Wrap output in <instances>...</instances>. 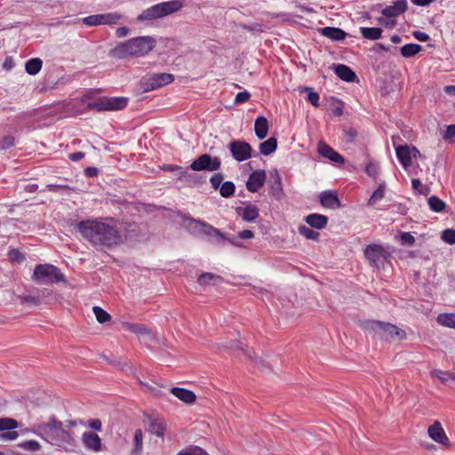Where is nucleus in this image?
Returning a JSON list of instances; mask_svg holds the SVG:
<instances>
[{"label": "nucleus", "instance_id": "f257e3e1", "mask_svg": "<svg viewBox=\"0 0 455 455\" xmlns=\"http://www.w3.org/2000/svg\"><path fill=\"white\" fill-rule=\"evenodd\" d=\"M77 228L82 236L96 248H111L122 243L116 227L96 220H82Z\"/></svg>", "mask_w": 455, "mask_h": 455}, {"label": "nucleus", "instance_id": "f03ea898", "mask_svg": "<svg viewBox=\"0 0 455 455\" xmlns=\"http://www.w3.org/2000/svg\"><path fill=\"white\" fill-rule=\"evenodd\" d=\"M28 432H29L28 429L24 431V433ZM30 432L51 444L65 449L72 446L74 443L72 435L64 429L63 423L57 420L54 417L51 418L47 422L34 425Z\"/></svg>", "mask_w": 455, "mask_h": 455}, {"label": "nucleus", "instance_id": "7ed1b4c3", "mask_svg": "<svg viewBox=\"0 0 455 455\" xmlns=\"http://www.w3.org/2000/svg\"><path fill=\"white\" fill-rule=\"evenodd\" d=\"M155 47V41L150 36H140L119 44L111 51V55L117 59L130 56H140L148 53Z\"/></svg>", "mask_w": 455, "mask_h": 455}, {"label": "nucleus", "instance_id": "20e7f679", "mask_svg": "<svg viewBox=\"0 0 455 455\" xmlns=\"http://www.w3.org/2000/svg\"><path fill=\"white\" fill-rule=\"evenodd\" d=\"M183 6L184 0H171L162 2L144 10L137 17V20L144 22L162 19L180 11Z\"/></svg>", "mask_w": 455, "mask_h": 455}, {"label": "nucleus", "instance_id": "39448f33", "mask_svg": "<svg viewBox=\"0 0 455 455\" xmlns=\"http://www.w3.org/2000/svg\"><path fill=\"white\" fill-rule=\"evenodd\" d=\"M363 329L374 331L376 334L382 338H397L398 339H403L406 338V333L403 330L397 326L374 320L364 321L361 323Z\"/></svg>", "mask_w": 455, "mask_h": 455}, {"label": "nucleus", "instance_id": "423d86ee", "mask_svg": "<svg viewBox=\"0 0 455 455\" xmlns=\"http://www.w3.org/2000/svg\"><path fill=\"white\" fill-rule=\"evenodd\" d=\"M32 278L41 284H52L63 281L64 275L57 267L42 264L36 267Z\"/></svg>", "mask_w": 455, "mask_h": 455}, {"label": "nucleus", "instance_id": "0eeeda50", "mask_svg": "<svg viewBox=\"0 0 455 455\" xmlns=\"http://www.w3.org/2000/svg\"><path fill=\"white\" fill-rule=\"evenodd\" d=\"M173 76L167 73L151 74L145 76L140 80V87L143 92H149L169 84L173 81Z\"/></svg>", "mask_w": 455, "mask_h": 455}, {"label": "nucleus", "instance_id": "6e6552de", "mask_svg": "<svg viewBox=\"0 0 455 455\" xmlns=\"http://www.w3.org/2000/svg\"><path fill=\"white\" fill-rule=\"evenodd\" d=\"M397 139H399L398 136H392L396 156L403 167L407 169L411 165L412 158L417 159V157H421V154L415 147L410 148L408 145H396Z\"/></svg>", "mask_w": 455, "mask_h": 455}, {"label": "nucleus", "instance_id": "1a4fd4ad", "mask_svg": "<svg viewBox=\"0 0 455 455\" xmlns=\"http://www.w3.org/2000/svg\"><path fill=\"white\" fill-rule=\"evenodd\" d=\"M364 255L370 265L379 268L389 256V253L379 244H370L364 250Z\"/></svg>", "mask_w": 455, "mask_h": 455}, {"label": "nucleus", "instance_id": "9d476101", "mask_svg": "<svg viewBox=\"0 0 455 455\" xmlns=\"http://www.w3.org/2000/svg\"><path fill=\"white\" fill-rule=\"evenodd\" d=\"M221 161L219 157L212 156L208 154H203L196 160L192 162L190 164V168L193 171L200 172V171H208V172H215L220 168Z\"/></svg>", "mask_w": 455, "mask_h": 455}, {"label": "nucleus", "instance_id": "9b49d317", "mask_svg": "<svg viewBox=\"0 0 455 455\" xmlns=\"http://www.w3.org/2000/svg\"><path fill=\"white\" fill-rule=\"evenodd\" d=\"M122 18V14L118 12H108L102 14H94L84 18L83 23L86 26H98V25H112L116 24Z\"/></svg>", "mask_w": 455, "mask_h": 455}, {"label": "nucleus", "instance_id": "f8f14e48", "mask_svg": "<svg viewBox=\"0 0 455 455\" xmlns=\"http://www.w3.org/2000/svg\"><path fill=\"white\" fill-rule=\"evenodd\" d=\"M228 148L233 158L237 162H243L251 157L252 148L245 141L234 140L228 144Z\"/></svg>", "mask_w": 455, "mask_h": 455}, {"label": "nucleus", "instance_id": "ddd939ff", "mask_svg": "<svg viewBox=\"0 0 455 455\" xmlns=\"http://www.w3.org/2000/svg\"><path fill=\"white\" fill-rule=\"evenodd\" d=\"M269 194L275 200H281L283 196L282 179L276 170L270 172Z\"/></svg>", "mask_w": 455, "mask_h": 455}, {"label": "nucleus", "instance_id": "4468645a", "mask_svg": "<svg viewBox=\"0 0 455 455\" xmlns=\"http://www.w3.org/2000/svg\"><path fill=\"white\" fill-rule=\"evenodd\" d=\"M427 434L429 437L437 443L444 446H448L450 444L449 438L447 437L441 423L437 420L429 426Z\"/></svg>", "mask_w": 455, "mask_h": 455}, {"label": "nucleus", "instance_id": "2eb2a0df", "mask_svg": "<svg viewBox=\"0 0 455 455\" xmlns=\"http://www.w3.org/2000/svg\"><path fill=\"white\" fill-rule=\"evenodd\" d=\"M266 180V172L263 170L254 171L250 174L246 182V188L252 193L258 192Z\"/></svg>", "mask_w": 455, "mask_h": 455}, {"label": "nucleus", "instance_id": "dca6fc26", "mask_svg": "<svg viewBox=\"0 0 455 455\" xmlns=\"http://www.w3.org/2000/svg\"><path fill=\"white\" fill-rule=\"evenodd\" d=\"M317 149L318 153L322 156L330 159L333 163L342 164L345 162L344 157L340 154H339L337 151H335L332 148H331L324 142H319Z\"/></svg>", "mask_w": 455, "mask_h": 455}, {"label": "nucleus", "instance_id": "f3484780", "mask_svg": "<svg viewBox=\"0 0 455 455\" xmlns=\"http://www.w3.org/2000/svg\"><path fill=\"white\" fill-rule=\"evenodd\" d=\"M321 204L329 209H338L340 202L335 191H323L319 196Z\"/></svg>", "mask_w": 455, "mask_h": 455}, {"label": "nucleus", "instance_id": "a211bd4d", "mask_svg": "<svg viewBox=\"0 0 455 455\" xmlns=\"http://www.w3.org/2000/svg\"><path fill=\"white\" fill-rule=\"evenodd\" d=\"M406 9V0H398L395 2L393 4L385 7L381 11V13L386 17L395 19L398 15L405 12Z\"/></svg>", "mask_w": 455, "mask_h": 455}, {"label": "nucleus", "instance_id": "6ab92c4d", "mask_svg": "<svg viewBox=\"0 0 455 455\" xmlns=\"http://www.w3.org/2000/svg\"><path fill=\"white\" fill-rule=\"evenodd\" d=\"M236 212L247 222L254 221L259 214L258 206L252 204H247L244 207H237Z\"/></svg>", "mask_w": 455, "mask_h": 455}, {"label": "nucleus", "instance_id": "aec40b11", "mask_svg": "<svg viewBox=\"0 0 455 455\" xmlns=\"http://www.w3.org/2000/svg\"><path fill=\"white\" fill-rule=\"evenodd\" d=\"M82 442L86 449L93 451H100L101 450V440L95 433L85 432L83 434Z\"/></svg>", "mask_w": 455, "mask_h": 455}, {"label": "nucleus", "instance_id": "412c9836", "mask_svg": "<svg viewBox=\"0 0 455 455\" xmlns=\"http://www.w3.org/2000/svg\"><path fill=\"white\" fill-rule=\"evenodd\" d=\"M107 111L124 109L128 104L126 97H105Z\"/></svg>", "mask_w": 455, "mask_h": 455}, {"label": "nucleus", "instance_id": "4be33fe9", "mask_svg": "<svg viewBox=\"0 0 455 455\" xmlns=\"http://www.w3.org/2000/svg\"><path fill=\"white\" fill-rule=\"evenodd\" d=\"M171 393L187 404H192L196 398L194 392L181 387H172Z\"/></svg>", "mask_w": 455, "mask_h": 455}, {"label": "nucleus", "instance_id": "5701e85b", "mask_svg": "<svg viewBox=\"0 0 455 455\" xmlns=\"http://www.w3.org/2000/svg\"><path fill=\"white\" fill-rule=\"evenodd\" d=\"M335 74L339 78L346 82H355L357 80L355 73L344 64H338L335 67Z\"/></svg>", "mask_w": 455, "mask_h": 455}, {"label": "nucleus", "instance_id": "b1692460", "mask_svg": "<svg viewBox=\"0 0 455 455\" xmlns=\"http://www.w3.org/2000/svg\"><path fill=\"white\" fill-rule=\"evenodd\" d=\"M306 222L311 227L316 229H323L326 227L328 219L326 216L317 213L309 214L306 218Z\"/></svg>", "mask_w": 455, "mask_h": 455}, {"label": "nucleus", "instance_id": "393cba45", "mask_svg": "<svg viewBox=\"0 0 455 455\" xmlns=\"http://www.w3.org/2000/svg\"><path fill=\"white\" fill-rule=\"evenodd\" d=\"M254 131H255L256 136L259 140L265 139L267 137V132H268V121H267V119L266 117H264V116H259L255 120Z\"/></svg>", "mask_w": 455, "mask_h": 455}, {"label": "nucleus", "instance_id": "a878e982", "mask_svg": "<svg viewBox=\"0 0 455 455\" xmlns=\"http://www.w3.org/2000/svg\"><path fill=\"white\" fill-rule=\"evenodd\" d=\"M196 223L198 226H200L201 232L206 235L207 236L216 239L217 241H221L224 239V236L221 234V232L219 229L213 228L212 226L204 223L202 221H196Z\"/></svg>", "mask_w": 455, "mask_h": 455}, {"label": "nucleus", "instance_id": "bb28decb", "mask_svg": "<svg viewBox=\"0 0 455 455\" xmlns=\"http://www.w3.org/2000/svg\"><path fill=\"white\" fill-rule=\"evenodd\" d=\"M321 33L333 41H341L346 37L345 31L339 28L325 27L321 29Z\"/></svg>", "mask_w": 455, "mask_h": 455}, {"label": "nucleus", "instance_id": "cd10ccee", "mask_svg": "<svg viewBox=\"0 0 455 455\" xmlns=\"http://www.w3.org/2000/svg\"><path fill=\"white\" fill-rule=\"evenodd\" d=\"M222 282V278L212 273H204L198 278L200 285H218Z\"/></svg>", "mask_w": 455, "mask_h": 455}, {"label": "nucleus", "instance_id": "c85d7f7f", "mask_svg": "<svg viewBox=\"0 0 455 455\" xmlns=\"http://www.w3.org/2000/svg\"><path fill=\"white\" fill-rule=\"evenodd\" d=\"M277 148V140L275 138H269L267 140L263 141L259 145L260 153L264 156H269L274 153Z\"/></svg>", "mask_w": 455, "mask_h": 455}, {"label": "nucleus", "instance_id": "c756f323", "mask_svg": "<svg viewBox=\"0 0 455 455\" xmlns=\"http://www.w3.org/2000/svg\"><path fill=\"white\" fill-rule=\"evenodd\" d=\"M43 61L39 58H33L26 62L25 69L29 75H36L42 68Z\"/></svg>", "mask_w": 455, "mask_h": 455}, {"label": "nucleus", "instance_id": "7c9ffc66", "mask_svg": "<svg viewBox=\"0 0 455 455\" xmlns=\"http://www.w3.org/2000/svg\"><path fill=\"white\" fill-rule=\"evenodd\" d=\"M436 322L445 327L455 329V314L454 313H443L438 315Z\"/></svg>", "mask_w": 455, "mask_h": 455}, {"label": "nucleus", "instance_id": "2f4dec72", "mask_svg": "<svg viewBox=\"0 0 455 455\" xmlns=\"http://www.w3.org/2000/svg\"><path fill=\"white\" fill-rule=\"evenodd\" d=\"M149 431L157 436H163L165 431V424L161 419H150Z\"/></svg>", "mask_w": 455, "mask_h": 455}, {"label": "nucleus", "instance_id": "473e14b6", "mask_svg": "<svg viewBox=\"0 0 455 455\" xmlns=\"http://www.w3.org/2000/svg\"><path fill=\"white\" fill-rule=\"evenodd\" d=\"M360 31H361L362 36L365 39H369V40H377V39L380 38L381 34H382V29L379 28L362 27V28H360Z\"/></svg>", "mask_w": 455, "mask_h": 455}, {"label": "nucleus", "instance_id": "72a5a7b5", "mask_svg": "<svg viewBox=\"0 0 455 455\" xmlns=\"http://www.w3.org/2000/svg\"><path fill=\"white\" fill-rule=\"evenodd\" d=\"M422 46L417 44H407L401 48V54L404 58H411L419 53Z\"/></svg>", "mask_w": 455, "mask_h": 455}, {"label": "nucleus", "instance_id": "f704fd0d", "mask_svg": "<svg viewBox=\"0 0 455 455\" xmlns=\"http://www.w3.org/2000/svg\"><path fill=\"white\" fill-rule=\"evenodd\" d=\"M20 423L12 418H0V432L14 430L20 427Z\"/></svg>", "mask_w": 455, "mask_h": 455}, {"label": "nucleus", "instance_id": "c9c22d12", "mask_svg": "<svg viewBox=\"0 0 455 455\" xmlns=\"http://www.w3.org/2000/svg\"><path fill=\"white\" fill-rule=\"evenodd\" d=\"M386 184L382 182L379 188L372 193L371 196L368 201V205H374L377 202L380 201L384 197Z\"/></svg>", "mask_w": 455, "mask_h": 455}, {"label": "nucleus", "instance_id": "e433bc0d", "mask_svg": "<svg viewBox=\"0 0 455 455\" xmlns=\"http://www.w3.org/2000/svg\"><path fill=\"white\" fill-rule=\"evenodd\" d=\"M427 203H428L429 208L432 211L436 212H442L445 207L444 202L442 201L439 197H437L435 196H430L427 200Z\"/></svg>", "mask_w": 455, "mask_h": 455}, {"label": "nucleus", "instance_id": "4c0bfd02", "mask_svg": "<svg viewBox=\"0 0 455 455\" xmlns=\"http://www.w3.org/2000/svg\"><path fill=\"white\" fill-rule=\"evenodd\" d=\"M235 186L232 181H225L220 188L221 196L228 198L234 195Z\"/></svg>", "mask_w": 455, "mask_h": 455}, {"label": "nucleus", "instance_id": "58836bf2", "mask_svg": "<svg viewBox=\"0 0 455 455\" xmlns=\"http://www.w3.org/2000/svg\"><path fill=\"white\" fill-rule=\"evenodd\" d=\"M92 311L97 318V321L100 323H106L111 319L110 315L100 307H93Z\"/></svg>", "mask_w": 455, "mask_h": 455}, {"label": "nucleus", "instance_id": "ea45409f", "mask_svg": "<svg viewBox=\"0 0 455 455\" xmlns=\"http://www.w3.org/2000/svg\"><path fill=\"white\" fill-rule=\"evenodd\" d=\"M299 233L309 240H317L319 237L318 232L314 231L313 229L307 226H300L299 228Z\"/></svg>", "mask_w": 455, "mask_h": 455}, {"label": "nucleus", "instance_id": "a19ab883", "mask_svg": "<svg viewBox=\"0 0 455 455\" xmlns=\"http://www.w3.org/2000/svg\"><path fill=\"white\" fill-rule=\"evenodd\" d=\"M432 377L438 378L442 382L447 383L451 379H455V376L448 371H443L440 370H435L431 372Z\"/></svg>", "mask_w": 455, "mask_h": 455}, {"label": "nucleus", "instance_id": "79ce46f5", "mask_svg": "<svg viewBox=\"0 0 455 455\" xmlns=\"http://www.w3.org/2000/svg\"><path fill=\"white\" fill-rule=\"evenodd\" d=\"M87 108L95 109L97 111H107L105 97H101L94 101L89 102Z\"/></svg>", "mask_w": 455, "mask_h": 455}, {"label": "nucleus", "instance_id": "37998d69", "mask_svg": "<svg viewBox=\"0 0 455 455\" xmlns=\"http://www.w3.org/2000/svg\"><path fill=\"white\" fill-rule=\"evenodd\" d=\"M19 447L31 451H38L41 447L40 443L35 440L25 441L18 444Z\"/></svg>", "mask_w": 455, "mask_h": 455}, {"label": "nucleus", "instance_id": "c03bdc74", "mask_svg": "<svg viewBox=\"0 0 455 455\" xmlns=\"http://www.w3.org/2000/svg\"><path fill=\"white\" fill-rule=\"evenodd\" d=\"M127 330L138 334H148L149 331L143 324L126 323Z\"/></svg>", "mask_w": 455, "mask_h": 455}, {"label": "nucleus", "instance_id": "a18cd8bd", "mask_svg": "<svg viewBox=\"0 0 455 455\" xmlns=\"http://www.w3.org/2000/svg\"><path fill=\"white\" fill-rule=\"evenodd\" d=\"M142 438H143L142 431L140 429H137L135 431V435H134V443H135L134 452L136 454H140L141 452Z\"/></svg>", "mask_w": 455, "mask_h": 455}, {"label": "nucleus", "instance_id": "49530a36", "mask_svg": "<svg viewBox=\"0 0 455 455\" xmlns=\"http://www.w3.org/2000/svg\"><path fill=\"white\" fill-rule=\"evenodd\" d=\"M442 239L450 244H454L455 243V229H445L444 231H443Z\"/></svg>", "mask_w": 455, "mask_h": 455}, {"label": "nucleus", "instance_id": "de8ad7c7", "mask_svg": "<svg viewBox=\"0 0 455 455\" xmlns=\"http://www.w3.org/2000/svg\"><path fill=\"white\" fill-rule=\"evenodd\" d=\"M223 174L220 173V172H216L214 173L211 179H210V182H211V185L212 187L214 188V189H218L220 188V186L222 185V181H223Z\"/></svg>", "mask_w": 455, "mask_h": 455}, {"label": "nucleus", "instance_id": "09e8293b", "mask_svg": "<svg viewBox=\"0 0 455 455\" xmlns=\"http://www.w3.org/2000/svg\"><path fill=\"white\" fill-rule=\"evenodd\" d=\"M14 146V138L12 136H5L0 140V149H8Z\"/></svg>", "mask_w": 455, "mask_h": 455}, {"label": "nucleus", "instance_id": "8fccbe9b", "mask_svg": "<svg viewBox=\"0 0 455 455\" xmlns=\"http://www.w3.org/2000/svg\"><path fill=\"white\" fill-rule=\"evenodd\" d=\"M8 432H4L0 434V440L2 441H13L16 440L19 436V433L13 430H7Z\"/></svg>", "mask_w": 455, "mask_h": 455}, {"label": "nucleus", "instance_id": "3c124183", "mask_svg": "<svg viewBox=\"0 0 455 455\" xmlns=\"http://www.w3.org/2000/svg\"><path fill=\"white\" fill-rule=\"evenodd\" d=\"M250 97H251V94L247 91L240 92L235 95V104L244 103L250 99Z\"/></svg>", "mask_w": 455, "mask_h": 455}, {"label": "nucleus", "instance_id": "603ef678", "mask_svg": "<svg viewBox=\"0 0 455 455\" xmlns=\"http://www.w3.org/2000/svg\"><path fill=\"white\" fill-rule=\"evenodd\" d=\"M365 171L369 176L375 178L379 173V166L374 163H369L366 165Z\"/></svg>", "mask_w": 455, "mask_h": 455}, {"label": "nucleus", "instance_id": "864d4df0", "mask_svg": "<svg viewBox=\"0 0 455 455\" xmlns=\"http://www.w3.org/2000/svg\"><path fill=\"white\" fill-rule=\"evenodd\" d=\"M401 241L403 244L413 245L415 238L411 233L403 232L401 234Z\"/></svg>", "mask_w": 455, "mask_h": 455}, {"label": "nucleus", "instance_id": "5fc2aeb1", "mask_svg": "<svg viewBox=\"0 0 455 455\" xmlns=\"http://www.w3.org/2000/svg\"><path fill=\"white\" fill-rule=\"evenodd\" d=\"M379 24H381L382 26H385L387 28H393L396 24V20L385 16L383 18H379Z\"/></svg>", "mask_w": 455, "mask_h": 455}, {"label": "nucleus", "instance_id": "6e6d98bb", "mask_svg": "<svg viewBox=\"0 0 455 455\" xmlns=\"http://www.w3.org/2000/svg\"><path fill=\"white\" fill-rule=\"evenodd\" d=\"M444 139L446 140H455V124L447 127Z\"/></svg>", "mask_w": 455, "mask_h": 455}, {"label": "nucleus", "instance_id": "4d7b16f0", "mask_svg": "<svg viewBox=\"0 0 455 455\" xmlns=\"http://www.w3.org/2000/svg\"><path fill=\"white\" fill-rule=\"evenodd\" d=\"M9 257L12 261L20 262L24 259V256L18 250L11 251L9 252Z\"/></svg>", "mask_w": 455, "mask_h": 455}, {"label": "nucleus", "instance_id": "13d9d810", "mask_svg": "<svg viewBox=\"0 0 455 455\" xmlns=\"http://www.w3.org/2000/svg\"><path fill=\"white\" fill-rule=\"evenodd\" d=\"M319 95L317 92H310L307 95V100H309V102L315 106V107H318L319 106Z\"/></svg>", "mask_w": 455, "mask_h": 455}, {"label": "nucleus", "instance_id": "bf43d9fd", "mask_svg": "<svg viewBox=\"0 0 455 455\" xmlns=\"http://www.w3.org/2000/svg\"><path fill=\"white\" fill-rule=\"evenodd\" d=\"M413 36L420 42H427L429 39V36L427 34L419 30L414 31Z\"/></svg>", "mask_w": 455, "mask_h": 455}, {"label": "nucleus", "instance_id": "052dcab7", "mask_svg": "<svg viewBox=\"0 0 455 455\" xmlns=\"http://www.w3.org/2000/svg\"><path fill=\"white\" fill-rule=\"evenodd\" d=\"M88 425L91 428L100 431L101 429V421L98 419H91L88 421Z\"/></svg>", "mask_w": 455, "mask_h": 455}, {"label": "nucleus", "instance_id": "680f3d73", "mask_svg": "<svg viewBox=\"0 0 455 455\" xmlns=\"http://www.w3.org/2000/svg\"><path fill=\"white\" fill-rule=\"evenodd\" d=\"M84 157V152H75V153H71L68 155L69 160H71L73 162L79 161V160L83 159Z\"/></svg>", "mask_w": 455, "mask_h": 455}, {"label": "nucleus", "instance_id": "e2e57ef3", "mask_svg": "<svg viewBox=\"0 0 455 455\" xmlns=\"http://www.w3.org/2000/svg\"><path fill=\"white\" fill-rule=\"evenodd\" d=\"M129 29L126 27L117 28L116 30V35L117 37L122 38L128 35Z\"/></svg>", "mask_w": 455, "mask_h": 455}, {"label": "nucleus", "instance_id": "0e129e2a", "mask_svg": "<svg viewBox=\"0 0 455 455\" xmlns=\"http://www.w3.org/2000/svg\"><path fill=\"white\" fill-rule=\"evenodd\" d=\"M84 173L88 177H96L99 173V171L96 167H87L84 170Z\"/></svg>", "mask_w": 455, "mask_h": 455}, {"label": "nucleus", "instance_id": "69168bd1", "mask_svg": "<svg viewBox=\"0 0 455 455\" xmlns=\"http://www.w3.org/2000/svg\"><path fill=\"white\" fill-rule=\"evenodd\" d=\"M20 299L22 302H29L34 304L39 303V299L31 295L21 297Z\"/></svg>", "mask_w": 455, "mask_h": 455}, {"label": "nucleus", "instance_id": "338daca9", "mask_svg": "<svg viewBox=\"0 0 455 455\" xmlns=\"http://www.w3.org/2000/svg\"><path fill=\"white\" fill-rule=\"evenodd\" d=\"M238 237L241 239H251L253 237V233L251 230H243L238 234Z\"/></svg>", "mask_w": 455, "mask_h": 455}, {"label": "nucleus", "instance_id": "774afa93", "mask_svg": "<svg viewBox=\"0 0 455 455\" xmlns=\"http://www.w3.org/2000/svg\"><path fill=\"white\" fill-rule=\"evenodd\" d=\"M414 4L419 6H426L433 3L435 0H411Z\"/></svg>", "mask_w": 455, "mask_h": 455}]
</instances>
